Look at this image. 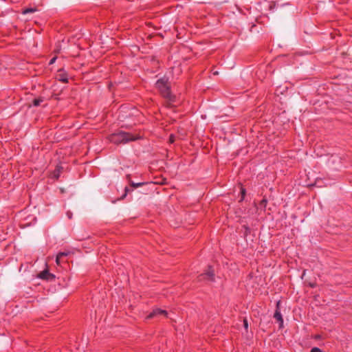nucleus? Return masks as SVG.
I'll return each instance as SVG.
<instances>
[{
  "instance_id": "f257e3e1",
  "label": "nucleus",
  "mask_w": 352,
  "mask_h": 352,
  "mask_svg": "<svg viewBox=\"0 0 352 352\" xmlns=\"http://www.w3.org/2000/svg\"><path fill=\"white\" fill-rule=\"evenodd\" d=\"M136 138V137L129 133L120 131L110 135L109 140L114 144H121L135 140Z\"/></svg>"
},
{
  "instance_id": "ddd939ff",
  "label": "nucleus",
  "mask_w": 352,
  "mask_h": 352,
  "mask_svg": "<svg viewBox=\"0 0 352 352\" xmlns=\"http://www.w3.org/2000/svg\"><path fill=\"white\" fill-rule=\"evenodd\" d=\"M311 352H322L318 347H314L311 349Z\"/></svg>"
},
{
  "instance_id": "9d476101",
  "label": "nucleus",
  "mask_w": 352,
  "mask_h": 352,
  "mask_svg": "<svg viewBox=\"0 0 352 352\" xmlns=\"http://www.w3.org/2000/svg\"><path fill=\"white\" fill-rule=\"evenodd\" d=\"M144 184V183H143V182H138V183L131 182V186L133 188L140 187V186H143Z\"/></svg>"
},
{
  "instance_id": "423d86ee",
  "label": "nucleus",
  "mask_w": 352,
  "mask_h": 352,
  "mask_svg": "<svg viewBox=\"0 0 352 352\" xmlns=\"http://www.w3.org/2000/svg\"><path fill=\"white\" fill-rule=\"evenodd\" d=\"M69 254V252H59L57 256H56V262L58 265L60 264V258L61 257L63 256H67L68 254Z\"/></svg>"
},
{
  "instance_id": "39448f33",
  "label": "nucleus",
  "mask_w": 352,
  "mask_h": 352,
  "mask_svg": "<svg viewBox=\"0 0 352 352\" xmlns=\"http://www.w3.org/2000/svg\"><path fill=\"white\" fill-rule=\"evenodd\" d=\"M161 314L167 316V312L166 310L156 308V309H153V311L151 313L149 314V315L147 316L146 318H152L157 315H161Z\"/></svg>"
},
{
  "instance_id": "1a4fd4ad",
  "label": "nucleus",
  "mask_w": 352,
  "mask_h": 352,
  "mask_svg": "<svg viewBox=\"0 0 352 352\" xmlns=\"http://www.w3.org/2000/svg\"><path fill=\"white\" fill-rule=\"evenodd\" d=\"M43 102V100L41 98H36L34 99L33 101V104L36 107L38 106L41 102Z\"/></svg>"
},
{
  "instance_id": "6e6552de",
  "label": "nucleus",
  "mask_w": 352,
  "mask_h": 352,
  "mask_svg": "<svg viewBox=\"0 0 352 352\" xmlns=\"http://www.w3.org/2000/svg\"><path fill=\"white\" fill-rule=\"evenodd\" d=\"M36 11V8H30L24 9V10L22 11V14H29V13H33V12H35Z\"/></svg>"
},
{
  "instance_id": "f8f14e48",
  "label": "nucleus",
  "mask_w": 352,
  "mask_h": 352,
  "mask_svg": "<svg viewBox=\"0 0 352 352\" xmlns=\"http://www.w3.org/2000/svg\"><path fill=\"white\" fill-rule=\"evenodd\" d=\"M241 199L240 201H242L244 199L245 194V190L243 188H241Z\"/></svg>"
},
{
  "instance_id": "20e7f679",
  "label": "nucleus",
  "mask_w": 352,
  "mask_h": 352,
  "mask_svg": "<svg viewBox=\"0 0 352 352\" xmlns=\"http://www.w3.org/2000/svg\"><path fill=\"white\" fill-rule=\"evenodd\" d=\"M38 277L39 278H41V279H44V280H52L54 278V275L48 272V270H43V272H41L38 275Z\"/></svg>"
},
{
  "instance_id": "dca6fc26",
  "label": "nucleus",
  "mask_w": 352,
  "mask_h": 352,
  "mask_svg": "<svg viewBox=\"0 0 352 352\" xmlns=\"http://www.w3.org/2000/svg\"><path fill=\"white\" fill-rule=\"evenodd\" d=\"M128 190H128V188H127V187H126V188H125V191H126V192H127Z\"/></svg>"
},
{
  "instance_id": "0eeeda50",
  "label": "nucleus",
  "mask_w": 352,
  "mask_h": 352,
  "mask_svg": "<svg viewBox=\"0 0 352 352\" xmlns=\"http://www.w3.org/2000/svg\"><path fill=\"white\" fill-rule=\"evenodd\" d=\"M204 275L207 276L208 280H213L214 272L210 268L208 269V270L205 273Z\"/></svg>"
},
{
  "instance_id": "f03ea898",
  "label": "nucleus",
  "mask_w": 352,
  "mask_h": 352,
  "mask_svg": "<svg viewBox=\"0 0 352 352\" xmlns=\"http://www.w3.org/2000/svg\"><path fill=\"white\" fill-rule=\"evenodd\" d=\"M156 87L164 98L173 100L167 78L164 77L157 80Z\"/></svg>"
},
{
  "instance_id": "4468645a",
  "label": "nucleus",
  "mask_w": 352,
  "mask_h": 352,
  "mask_svg": "<svg viewBox=\"0 0 352 352\" xmlns=\"http://www.w3.org/2000/svg\"><path fill=\"white\" fill-rule=\"evenodd\" d=\"M243 327L244 328L247 330L248 328V320L246 319H244L243 320Z\"/></svg>"
},
{
  "instance_id": "f3484780",
  "label": "nucleus",
  "mask_w": 352,
  "mask_h": 352,
  "mask_svg": "<svg viewBox=\"0 0 352 352\" xmlns=\"http://www.w3.org/2000/svg\"><path fill=\"white\" fill-rule=\"evenodd\" d=\"M218 74L217 72H214V74Z\"/></svg>"
},
{
  "instance_id": "7ed1b4c3",
  "label": "nucleus",
  "mask_w": 352,
  "mask_h": 352,
  "mask_svg": "<svg viewBox=\"0 0 352 352\" xmlns=\"http://www.w3.org/2000/svg\"><path fill=\"white\" fill-rule=\"evenodd\" d=\"M280 301L278 300L276 302V307L275 312L274 314V318L279 323V328L282 329L283 327L284 322H283V318L282 314L280 311Z\"/></svg>"
},
{
  "instance_id": "9b49d317",
  "label": "nucleus",
  "mask_w": 352,
  "mask_h": 352,
  "mask_svg": "<svg viewBox=\"0 0 352 352\" xmlns=\"http://www.w3.org/2000/svg\"><path fill=\"white\" fill-rule=\"evenodd\" d=\"M58 80L63 82H66L67 81V77L65 75H61V74L59 75Z\"/></svg>"
},
{
  "instance_id": "2eb2a0df",
  "label": "nucleus",
  "mask_w": 352,
  "mask_h": 352,
  "mask_svg": "<svg viewBox=\"0 0 352 352\" xmlns=\"http://www.w3.org/2000/svg\"><path fill=\"white\" fill-rule=\"evenodd\" d=\"M56 60V57H54L52 58L50 60V64L52 65L53 64Z\"/></svg>"
}]
</instances>
